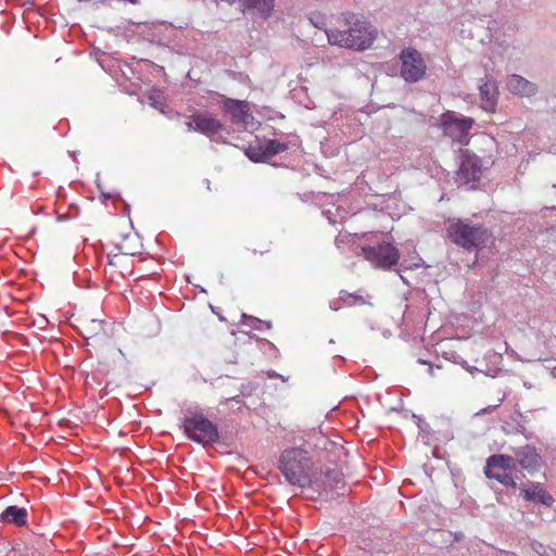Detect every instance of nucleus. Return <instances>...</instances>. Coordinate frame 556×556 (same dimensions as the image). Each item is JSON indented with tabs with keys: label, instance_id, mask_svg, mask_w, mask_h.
Here are the masks:
<instances>
[{
	"label": "nucleus",
	"instance_id": "nucleus-1",
	"mask_svg": "<svg viewBox=\"0 0 556 556\" xmlns=\"http://www.w3.org/2000/svg\"><path fill=\"white\" fill-rule=\"evenodd\" d=\"M313 460L308 453L302 448L285 450L279 458V470L286 480L300 488L316 486L331 488L326 482L319 484L318 478L313 473Z\"/></svg>",
	"mask_w": 556,
	"mask_h": 556
},
{
	"label": "nucleus",
	"instance_id": "nucleus-16",
	"mask_svg": "<svg viewBox=\"0 0 556 556\" xmlns=\"http://www.w3.org/2000/svg\"><path fill=\"white\" fill-rule=\"evenodd\" d=\"M244 9L256 12L263 18H267L273 10L275 0H241Z\"/></svg>",
	"mask_w": 556,
	"mask_h": 556
},
{
	"label": "nucleus",
	"instance_id": "nucleus-22",
	"mask_svg": "<svg viewBox=\"0 0 556 556\" xmlns=\"http://www.w3.org/2000/svg\"><path fill=\"white\" fill-rule=\"evenodd\" d=\"M142 247L140 245H129V248H124V256L126 262V267L129 265V261L136 260L137 262L144 261Z\"/></svg>",
	"mask_w": 556,
	"mask_h": 556
},
{
	"label": "nucleus",
	"instance_id": "nucleus-2",
	"mask_svg": "<svg viewBox=\"0 0 556 556\" xmlns=\"http://www.w3.org/2000/svg\"><path fill=\"white\" fill-rule=\"evenodd\" d=\"M346 29H327L328 42L341 48L363 51L368 49L377 38L376 28L370 23L351 14L345 17Z\"/></svg>",
	"mask_w": 556,
	"mask_h": 556
},
{
	"label": "nucleus",
	"instance_id": "nucleus-15",
	"mask_svg": "<svg viewBox=\"0 0 556 556\" xmlns=\"http://www.w3.org/2000/svg\"><path fill=\"white\" fill-rule=\"evenodd\" d=\"M520 494L526 501H533L546 506H551L554 503L553 496L544 489L543 484L540 482H532L529 488L521 489Z\"/></svg>",
	"mask_w": 556,
	"mask_h": 556
},
{
	"label": "nucleus",
	"instance_id": "nucleus-29",
	"mask_svg": "<svg viewBox=\"0 0 556 556\" xmlns=\"http://www.w3.org/2000/svg\"><path fill=\"white\" fill-rule=\"evenodd\" d=\"M553 188H555V189H556V184H553Z\"/></svg>",
	"mask_w": 556,
	"mask_h": 556
},
{
	"label": "nucleus",
	"instance_id": "nucleus-11",
	"mask_svg": "<svg viewBox=\"0 0 556 556\" xmlns=\"http://www.w3.org/2000/svg\"><path fill=\"white\" fill-rule=\"evenodd\" d=\"M187 128L188 130H195L207 137H212L217 135L224 128V125L219 119L204 113L193 114L191 121L187 123Z\"/></svg>",
	"mask_w": 556,
	"mask_h": 556
},
{
	"label": "nucleus",
	"instance_id": "nucleus-26",
	"mask_svg": "<svg viewBox=\"0 0 556 556\" xmlns=\"http://www.w3.org/2000/svg\"><path fill=\"white\" fill-rule=\"evenodd\" d=\"M463 247H464V248H466V249H468L470 252H473V253H475V255H477V250H476V248H477L478 245L469 244V245H463Z\"/></svg>",
	"mask_w": 556,
	"mask_h": 556
},
{
	"label": "nucleus",
	"instance_id": "nucleus-27",
	"mask_svg": "<svg viewBox=\"0 0 556 556\" xmlns=\"http://www.w3.org/2000/svg\"><path fill=\"white\" fill-rule=\"evenodd\" d=\"M429 371L432 375L433 368L431 366L429 367Z\"/></svg>",
	"mask_w": 556,
	"mask_h": 556
},
{
	"label": "nucleus",
	"instance_id": "nucleus-19",
	"mask_svg": "<svg viewBox=\"0 0 556 556\" xmlns=\"http://www.w3.org/2000/svg\"><path fill=\"white\" fill-rule=\"evenodd\" d=\"M245 155L255 163L268 161L264 143L250 144L245 149Z\"/></svg>",
	"mask_w": 556,
	"mask_h": 556
},
{
	"label": "nucleus",
	"instance_id": "nucleus-21",
	"mask_svg": "<svg viewBox=\"0 0 556 556\" xmlns=\"http://www.w3.org/2000/svg\"><path fill=\"white\" fill-rule=\"evenodd\" d=\"M267 160L286 151L288 146L277 140H267L264 142Z\"/></svg>",
	"mask_w": 556,
	"mask_h": 556
},
{
	"label": "nucleus",
	"instance_id": "nucleus-6",
	"mask_svg": "<svg viewBox=\"0 0 556 556\" xmlns=\"http://www.w3.org/2000/svg\"><path fill=\"white\" fill-rule=\"evenodd\" d=\"M401 60V77L406 83H417L426 75V63L421 53L414 48H405L399 55Z\"/></svg>",
	"mask_w": 556,
	"mask_h": 556
},
{
	"label": "nucleus",
	"instance_id": "nucleus-12",
	"mask_svg": "<svg viewBox=\"0 0 556 556\" xmlns=\"http://www.w3.org/2000/svg\"><path fill=\"white\" fill-rule=\"evenodd\" d=\"M515 460L530 473L539 471L542 467V457L533 446H522L515 452Z\"/></svg>",
	"mask_w": 556,
	"mask_h": 556
},
{
	"label": "nucleus",
	"instance_id": "nucleus-10",
	"mask_svg": "<svg viewBox=\"0 0 556 556\" xmlns=\"http://www.w3.org/2000/svg\"><path fill=\"white\" fill-rule=\"evenodd\" d=\"M222 105L233 124H248L253 118L247 101L223 97Z\"/></svg>",
	"mask_w": 556,
	"mask_h": 556
},
{
	"label": "nucleus",
	"instance_id": "nucleus-4",
	"mask_svg": "<svg viewBox=\"0 0 556 556\" xmlns=\"http://www.w3.org/2000/svg\"><path fill=\"white\" fill-rule=\"evenodd\" d=\"M182 428L184 433L199 444L207 445L219 441L217 426L203 414H193L185 417Z\"/></svg>",
	"mask_w": 556,
	"mask_h": 556
},
{
	"label": "nucleus",
	"instance_id": "nucleus-28",
	"mask_svg": "<svg viewBox=\"0 0 556 556\" xmlns=\"http://www.w3.org/2000/svg\"><path fill=\"white\" fill-rule=\"evenodd\" d=\"M551 231L556 232V228H554V227L551 228Z\"/></svg>",
	"mask_w": 556,
	"mask_h": 556
},
{
	"label": "nucleus",
	"instance_id": "nucleus-3",
	"mask_svg": "<svg viewBox=\"0 0 556 556\" xmlns=\"http://www.w3.org/2000/svg\"><path fill=\"white\" fill-rule=\"evenodd\" d=\"M447 237L453 243H486L493 239L491 230L471 218H448Z\"/></svg>",
	"mask_w": 556,
	"mask_h": 556
},
{
	"label": "nucleus",
	"instance_id": "nucleus-20",
	"mask_svg": "<svg viewBox=\"0 0 556 556\" xmlns=\"http://www.w3.org/2000/svg\"><path fill=\"white\" fill-rule=\"evenodd\" d=\"M340 300L348 306L364 305L367 303L364 295L350 293L348 291L340 292Z\"/></svg>",
	"mask_w": 556,
	"mask_h": 556
},
{
	"label": "nucleus",
	"instance_id": "nucleus-14",
	"mask_svg": "<svg viewBox=\"0 0 556 556\" xmlns=\"http://www.w3.org/2000/svg\"><path fill=\"white\" fill-rule=\"evenodd\" d=\"M507 88L510 92L520 97H532L539 90L534 83L517 74H513L508 77Z\"/></svg>",
	"mask_w": 556,
	"mask_h": 556
},
{
	"label": "nucleus",
	"instance_id": "nucleus-5",
	"mask_svg": "<svg viewBox=\"0 0 556 556\" xmlns=\"http://www.w3.org/2000/svg\"><path fill=\"white\" fill-rule=\"evenodd\" d=\"M516 468V460L514 457L495 454L486 459L484 467V475L488 479L496 480L504 486L517 488V482L513 477V470Z\"/></svg>",
	"mask_w": 556,
	"mask_h": 556
},
{
	"label": "nucleus",
	"instance_id": "nucleus-7",
	"mask_svg": "<svg viewBox=\"0 0 556 556\" xmlns=\"http://www.w3.org/2000/svg\"><path fill=\"white\" fill-rule=\"evenodd\" d=\"M440 123L445 136L451 137L453 141L463 143L475 121L471 117L459 116L453 111H447L441 115Z\"/></svg>",
	"mask_w": 556,
	"mask_h": 556
},
{
	"label": "nucleus",
	"instance_id": "nucleus-25",
	"mask_svg": "<svg viewBox=\"0 0 556 556\" xmlns=\"http://www.w3.org/2000/svg\"><path fill=\"white\" fill-rule=\"evenodd\" d=\"M338 472L333 471V470H328L326 473H325V477L327 479H330V478H333V480H338Z\"/></svg>",
	"mask_w": 556,
	"mask_h": 556
},
{
	"label": "nucleus",
	"instance_id": "nucleus-13",
	"mask_svg": "<svg viewBox=\"0 0 556 556\" xmlns=\"http://www.w3.org/2000/svg\"><path fill=\"white\" fill-rule=\"evenodd\" d=\"M479 91L481 100L485 104L484 108L486 110L493 111L496 106L498 98V91L495 79L489 75L480 79Z\"/></svg>",
	"mask_w": 556,
	"mask_h": 556
},
{
	"label": "nucleus",
	"instance_id": "nucleus-18",
	"mask_svg": "<svg viewBox=\"0 0 556 556\" xmlns=\"http://www.w3.org/2000/svg\"><path fill=\"white\" fill-rule=\"evenodd\" d=\"M124 248H129V245H112V249L106 252V258L111 266L126 267Z\"/></svg>",
	"mask_w": 556,
	"mask_h": 556
},
{
	"label": "nucleus",
	"instance_id": "nucleus-8",
	"mask_svg": "<svg viewBox=\"0 0 556 556\" xmlns=\"http://www.w3.org/2000/svg\"><path fill=\"white\" fill-rule=\"evenodd\" d=\"M362 253L375 267L382 269L391 268L400 258L395 245H363Z\"/></svg>",
	"mask_w": 556,
	"mask_h": 556
},
{
	"label": "nucleus",
	"instance_id": "nucleus-23",
	"mask_svg": "<svg viewBox=\"0 0 556 556\" xmlns=\"http://www.w3.org/2000/svg\"><path fill=\"white\" fill-rule=\"evenodd\" d=\"M83 328H84V332H83L84 336L87 339H90V338L94 337L96 334H98L103 329V325H102V321L91 319L89 321L88 320L83 321Z\"/></svg>",
	"mask_w": 556,
	"mask_h": 556
},
{
	"label": "nucleus",
	"instance_id": "nucleus-24",
	"mask_svg": "<svg viewBox=\"0 0 556 556\" xmlns=\"http://www.w3.org/2000/svg\"><path fill=\"white\" fill-rule=\"evenodd\" d=\"M309 22L316 27V28H319L321 29L326 23H325V17L324 15L321 14H312L309 16Z\"/></svg>",
	"mask_w": 556,
	"mask_h": 556
},
{
	"label": "nucleus",
	"instance_id": "nucleus-17",
	"mask_svg": "<svg viewBox=\"0 0 556 556\" xmlns=\"http://www.w3.org/2000/svg\"><path fill=\"white\" fill-rule=\"evenodd\" d=\"M2 519L16 526H24L27 521V510L16 506H9L2 513Z\"/></svg>",
	"mask_w": 556,
	"mask_h": 556
},
{
	"label": "nucleus",
	"instance_id": "nucleus-9",
	"mask_svg": "<svg viewBox=\"0 0 556 556\" xmlns=\"http://www.w3.org/2000/svg\"><path fill=\"white\" fill-rule=\"evenodd\" d=\"M480 160L477 156L464 155L457 170V180L464 185H469L473 189L480 179Z\"/></svg>",
	"mask_w": 556,
	"mask_h": 556
}]
</instances>
